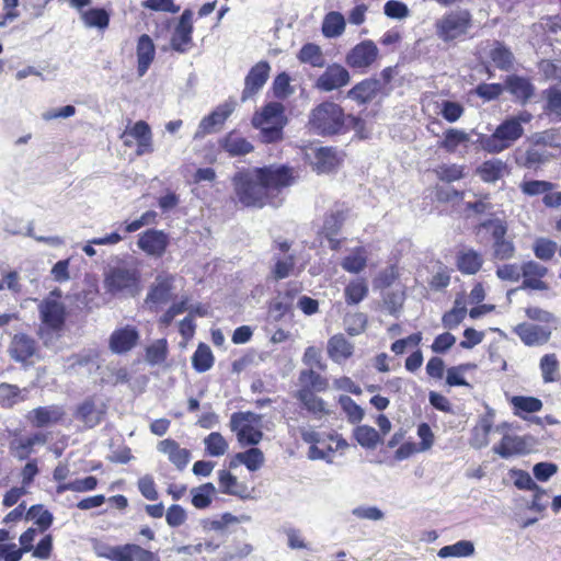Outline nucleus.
Returning <instances> with one entry per match:
<instances>
[{"instance_id": "nucleus-1", "label": "nucleus", "mask_w": 561, "mask_h": 561, "mask_svg": "<svg viewBox=\"0 0 561 561\" xmlns=\"http://www.w3.org/2000/svg\"><path fill=\"white\" fill-rule=\"evenodd\" d=\"M291 170L285 165H270L238 171L232 178L238 202L245 207L277 206V194L293 183Z\"/></svg>"}, {"instance_id": "nucleus-2", "label": "nucleus", "mask_w": 561, "mask_h": 561, "mask_svg": "<svg viewBox=\"0 0 561 561\" xmlns=\"http://www.w3.org/2000/svg\"><path fill=\"white\" fill-rule=\"evenodd\" d=\"M345 115L342 107L330 101L322 102L309 114L308 125L317 135H334L342 130Z\"/></svg>"}, {"instance_id": "nucleus-3", "label": "nucleus", "mask_w": 561, "mask_h": 561, "mask_svg": "<svg viewBox=\"0 0 561 561\" xmlns=\"http://www.w3.org/2000/svg\"><path fill=\"white\" fill-rule=\"evenodd\" d=\"M524 134L517 119L503 121L491 135H480L478 144L489 153H500L514 145Z\"/></svg>"}, {"instance_id": "nucleus-4", "label": "nucleus", "mask_w": 561, "mask_h": 561, "mask_svg": "<svg viewBox=\"0 0 561 561\" xmlns=\"http://www.w3.org/2000/svg\"><path fill=\"white\" fill-rule=\"evenodd\" d=\"M435 34L444 43L465 37L472 26L471 13L466 9L446 12L435 22Z\"/></svg>"}, {"instance_id": "nucleus-5", "label": "nucleus", "mask_w": 561, "mask_h": 561, "mask_svg": "<svg viewBox=\"0 0 561 561\" xmlns=\"http://www.w3.org/2000/svg\"><path fill=\"white\" fill-rule=\"evenodd\" d=\"M230 428L242 445H257L263 438L262 415L253 412H236L230 419Z\"/></svg>"}, {"instance_id": "nucleus-6", "label": "nucleus", "mask_w": 561, "mask_h": 561, "mask_svg": "<svg viewBox=\"0 0 561 561\" xmlns=\"http://www.w3.org/2000/svg\"><path fill=\"white\" fill-rule=\"evenodd\" d=\"M106 293L115 295H135L138 288L139 274L136 268L125 266L111 267L104 276Z\"/></svg>"}, {"instance_id": "nucleus-7", "label": "nucleus", "mask_w": 561, "mask_h": 561, "mask_svg": "<svg viewBox=\"0 0 561 561\" xmlns=\"http://www.w3.org/2000/svg\"><path fill=\"white\" fill-rule=\"evenodd\" d=\"M480 227L488 230L492 237V257L508 261L515 256L516 247L512 239L506 238L507 224L500 218L488 219Z\"/></svg>"}, {"instance_id": "nucleus-8", "label": "nucleus", "mask_w": 561, "mask_h": 561, "mask_svg": "<svg viewBox=\"0 0 561 561\" xmlns=\"http://www.w3.org/2000/svg\"><path fill=\"white\" fill-rule=\"evenodd\" d=\"M41 316L43 323L54 330L58 331L65 323L66 308L61 301V291L59 289L53 290L49 296L43 301L41 306Z\"/></svg>"}, {"instance_id": "nucleus-9", "label": "nucleus", "mask_w": 561, "mask_h": 561, "mask_svg": "<svg viewBox=\"0 0 561 561\" xmlns=\"http://www.w3.org/2000/svg\"><path fill=\"white\" fill-rule=\"evenodd\" d=\"M348 210L336 208L325 214L323 218V224L319 229L318 234L319 237L328 240L331 250L336 251L341 248L342 240L337 239L336 236L346 220Z\"/></svg>"}, {"instance_id": "nucleus-10", "label": "nucleus", "mask_w": 561, "mask_h": 561, "mask_svg": "<svg viewBox=\"0 0 561 561\" xmlns=\"http://www.w3.org/2000/svg\"><path fill=\"white\" fill-rule=\"evenodd\" d=\"M236 108L234 101H227L217 106L209 115L205 116L198 124V127L193 138L202 139L206 135L217 130L218 127L224 125L226 119L232 114Z\"/></svg>"}, {"instance_id": "nucleus-11", "label": "nucleus", "mask_w": 561, "mask_h": 561, "mask_svg": "<svg viewBox=\"0 0 561 561\" xmlns=\"http://www.w3.org/2000/svg\"><path fill=\"white\" fill-rule=\"evenodd\" d=\"M140 333L134 325L116 328L110 335L108 348L113 354L123 355L130 352L139 342Z\"/></svg>"}, {"instance_id": "nucleus-12", "label": "nucleus", "mask_w": 561, "mask_h": 561, "mask_svg": "<svg viewBox=\"0 0 561 561\" xmlns=\"http://www.w3.org/2000/svg\"><path fill=\"white\" fill-rule=\"evenodd\" d=\"M270 73L271 66L265 60H261L251 67L244 78V88L241 93V101L245 102L257 94L267 82Z\"/></svg>"}, {"instance_id": "nucleus-13", "label": "nucleus", "mask_w": 561, "mask_h": 561, "mask_svg": "<svg viewBox=\"0 0 561 561\" xmlns=\"http://www.w3.org/2000/svg\"><path fill=\"white\" fill-rule=\"evenodd\" d=\"M174 276L172 275H158L154 283L150 287L146 305L151 311H158L160 306L165 305L172 297Z\"/></svg>"}, {"instance_id": "nucleus-14", "label": "nucleus", "mask_w": 561, "mask_h": 561, "mask_svg": "<svg viewBox=\"0 0 561 561\" xmlns=\"http://www.w3.org/2000/svg\"><path fill=\"white\" fill-rule=\"evenodd\" d=\"M170 243L168 233L162 230L148 229L140 233L137 240L138 248L148 256L161 257Z\"/></svg>"}, {"instance_id": "nucleus-15", "label": "nucleus", "mask_w": 561, "mask_h": 561, "mask_svg": "<svg viewBox=\"0 0 561 561\" xmlns=\"http://www.w3.org/2000/svg\"><path fill=\"white\" fill-rule=\"evenodd\" d=\"M193 12L184 10L171 37L173 50L184 54L193 46Z\"/></svg>"}, {"instance_id": "nucleus-16", "label": "nucleus", "mask_w": 561, "mask_h": 561, "mask_svg": "<svg viewBox=\"0 0 561 561\" xmlns=\"http://www.w3.org/2000/svg\"><path fill=\"white\" fill-rule=\"evenodd\" d=\"M379 49L376 44L366 39L355 45L346 56V64L354 69L370 67L378 58Z\"/></svg>"}, {"instance_id": "nucleus-17", "label": "nucleus", "mask_w": 561, "mask_h": 561, "mask_svg": "<svg viewBox=\"0 0 561 561\" xmlns=\"http://www.w3.org/2000/svg\"><path fill=\"white\" fill-rule=\"evenodd\" d=\"M348 82L350 73L347 69L339 64H332L319 76L314 87L320 91L330 92L346 85Z\"/></svg>"}, {"instance_id": "nucleus-18", "label": "nucleus", "mask_w": 561, "mask_h": 561, "mask_svg": "<svg viewBox=\"0 0 561 561\" xmlns=\"http://www.w3.org/2000/svg\"><path fill=\"white\" fill-rule=\"evenodd\" d=\"M514 332L527 346L543 345L551 337L550 328L527 322L517 324Z\"/></svg>"}, {"instance_id": "nucleus-19", "label": "nucleus", "mask_w": 561, "mask_h": 561, "mask_svg": "<svg viewBox=\"0 0 561 561\" xmlns=\"http://www.w3.org/2000/svg\"><path fill=\"white\" fill-rule=\"evenodd\" d=\"M531 438L504 435L501 442L493 446V451L502 458H510L516 455H524L531 450Z\"/></svg>"}, {"instance_id": "nucleus-20", "label": "nucleus", "mask_w": 561, "mask_h": 561, "mask_svg": "<svg viewBox=\"0 0 561 561\" xmlns=\"http://www.w3.org/2000/svg\"><path fill=\"white\" fill-rule=\"evenodd\" d=\"M285 107L282 103L270 102L252 117L253 126L286 125Z\"/></svg>"}, {"instance_id": "nucleus-21", "label": "nucleus", "mask_w": 561, "mask_h": 561, "mask_svg": "<svg viewBox=\"0 0 561 561\" xmlns=\"http://www.w3.org/2000/svg\"><path fill=\"white\" fill-rule=\"evenodd\" d=\"M296 398L314 420H321L331 414L328 403L322 398L316 396L309 387L298 390Z\"/></svg>"}, {"instance_id": "nucleus-22", "label": "nucleus", "mask_w": 561, "mask_h": 561, "mask_svg": "<svg viewBox=\"0 0 561 561\" xmlns=\"http://www.w3.org/2000/svg\"><path fill=\"white\" fill-rule=\"evenodd\" d=\"M137 75L144 77L150 68L156 57V46L151 37L147 34L139 36L136 47Z\"/></svg>"}, {"instance_id": "nucleus-23", "label": "nucleus", "mask_w": 561, "mask_h": 561, "mask_svg": "<svg viewBox=\"0 0 561 561\" xmlns=\"http://www.w3.org/2000/svg\"><path fill=\"white\" fill-rule=\"evenodd\" d=\"M158 451L168 456V459L179 469L183 470L191 458V451L186 448H181L180 445L171 438H165L159 442L157 446Z\"/></svg>"}, {"instance_id": "nucleus-24", "label": "nucleus", "mask_w": 561, "mask_h": 561, "mask_svg": "<svg viewBox=\"0 0 561 561\" xmlns=\"http://www.w3.org/2000/svg\"><path fill=\"white\" fill-rule=\"evenodd\" d=\"M327 352L334 363L342 364L353 355L354 345L343 334L339 333L329 339Z\"/></svg>"}, {"instance_id": "nucleus-25", "label": "nucleus", "mask_w": 561, "mask_h": 561, "mask_svg": "<svg viewBox=\"0 0 561 561\" xmlns=\"http://www.w3.org/2000/svg\"><path fill=\"white\" fill-rule=\"evenodd\" d=\"M219 147L231 157L244 156L253 150V145L236 131L219 140Z\"/></svg>"}, {"instance_id": "nucleus-26", "label": "nucleus", "mask_w": 561, "mask_h": 561, "mask_svg": "<svg viewBox=\"0 0 561 561\" xmlns=\"http://www.w3.org/2000/svg\"><path fill=\"white\" fill-rule=\"evenodd\" d=\"M482 181L494 183L510 173L508 165L501 159L484 161L477 170Z\"/></svg>"}, {"instance_id": "nucleus-27", "label": "nucleus", "mask_w": 561, "mask_h": 561, "mask_svg": "<svg viewBox=\"0 0 561 561\" xmlns=\"http://www.w3.org/2000/svg\"><path fill=\"white\" fill-rule=\"evenodd\" d=\"M218 483L220 492L241 499L248 497V488L245 484L238 481L237 477L227 470L218 472Z\"/></svg>"}, {"instance_id": "nucleus-28", "label": "nucleus", "mask_w": 561, "mask_h": 561, "mask_svg": "<svg viewBox=\"0 0 561 561\" xmlns=\"http://www.w3.org/2000/svg\"><path fill=\"white\" fill-rule=\"evenodd\" d=\"M483 264L482 255L473 249H465L457 255V266L462 274L473 275Z\"/></svg>"}, {"instance_id": "nucleus-29", "label": "nucleus", "mask_w": 561, "mask_h": 561, "mask_svg": "<svg viewBox=\"0 0 561 561\" xmlns=\"http://www.w3.org/2000/svg\"><path fill=\"white\" fill-rule=\"evenodd\" d=\"M9 351L13 359L25 363L34 354V342L25 334H16L11 342Z\"/></svg>"}, {"instance_id": "nucleus-30", "label": "nucleus", "mask_w": 561, "mask_h": 561, "mask_svg": "<svg viewBox=\"0 0 561 561\" xmlns=\"http://www.w3.org/2000/svg\"><path fill=\"white\" fill-rule=\"evenodd\" d=\"M542 95L546 101L543 113L551 122H561V89L551 87Z\"/></svg>"}, {"instance_id": "nucleus-31", "label": "nucleus", "mask_w": 561, "mask_h": 561, "mask_svg": "<svg viewBox=\"0 0 561 561\" xmlns=\"http://www.w3.org/2000/svg\"><path fill=\"white\" fill-rule=\"evenodd\" d=\"M314 160V169L319 173H328L332 171L339 163L336 151L332 148L321 147L312 150Z\"/></svg>"}, {"instance_id": "nucleus-32", "label": "nucleus", "mask_w": 561, "mask_h": 561, "mask_svg": "<svg viewBox=\"0 0 561 561\" xmlns=\"http://www.w3.org/2000/svg\"><path fill=\"white\" fill-rule=\"evenodd\" d=\"M470 140V136L462 129L448 128L443 136V139L438 142V147L444 149L446 152L455 153L459 146L467 145Z\"/></svg>"}, {"instance_id": "nucleus-33", "label": "nucleus", "mask_w": 561, "mask_h": 561, "mask_svg": "<svg viewBox=\"0 0 561 561\" xmlns=\"http://www.w3.org/2000/svg\"><path fill=\"white\" fill-rule=\"evenodd\" d=\"M474 543L470 540H459L453 545L444 546L437 551V557L447 558H469L474 554Z\"/></svg>"}, {"instance_id": "nucleus-34", "label": "nucleus", "mask_w": 561, "mask_h": 561, "mask_svg": "<svg viewBox=\"0 0 561 561\" xmlns=\"http://www.w3.org/2000/svg\"><path fill=\"white\" fill-rule=\"evenodd\" d=\"M505 83L507 91L522 102L528 101L534 94V85L528 79L511 76Z\"/></svg>"}, {"instance_id": "nucleus-35", "label": "nucleus", "mask_w": 561, "mask_h": 561, "mask_svg": "<svg viewBox=\"0 0 561 561\" xmlns=\"http://www.w3.org/2000/svg\"><path fill=\"white\" fill-rule=\"evenodd\" d=\"M345 19L342 13L329 12L322 22V34L327 38H335L341 36L345 30Z\"/></svg>"}, {"instance_id": "nucleus-36", "label": "nucleus", "mask_w": 561, "mask_h": 561, "mask_svg": "<svg viewBox=\"0 0 561 561\" xmlns=\"http://www.w3.org/2000/svg\"><path fill=\"white\" fill-rule=\"evenodd\" d=\"M367 265L366 250L363 247L353 249L341 262L344 271L353 274H358Z\"/></svg>"}, {"instance_id": "nucleus-37", "label": "nucleus", "mask_w": 561, "mask_h": 561, "mask_svg": "<svg viewBox=\"0 0 561 561\" xmlns=\"http://www.w3.org/2000/svg\"><path fill=\"white\" fill-rule=\"evenodd\" d=\"M379 90L376 80H364L348 91V98L359 103H366L375 98Z\"/></svg>"}, {"instance_id": "nucleus-38", "label": "nucleus", "mask_w": 561, "mask_h": 561, "mask_svg": "<svg viewBox=\"0 0 561 561\" xmlns=\"http://www.w3.org/2000/svg\"><path fill=\"white\" fill-rule=\"evenodd\" d=\"M26 389H20L14 385L0 383V404L3 408H12L27 397Z\"/></svg>"}, {"instance_id": "nucleus-39", "label": "nucleus", "mask_w": 561, "mask_h": 561, "mask_svg": "<svg viewBox=\"0 0 561 561\" xmlns=\"http://www.w3.org/2000/svg\"><path fill=\"white\" fill-rule=\"evenodd\" d=\"M493 422L490 417H482L472 430L470 438V446L476 449H481L489 444V435L492 430Z\"/></svg>"}, {"instance_id": "nucleus-40", "label": "nucleus", "mask_w": 561, "mask_h": 561, "mask_svg": "<svg viewBox=\"0 0 561 561\" xmlns=\"http://www.w3.org/2000/svg\"><path fill=\"white\" fill-rule=\"evenodd\" d=\"M298 59L302 64H308L316 68H322L325 59L322 49L319 45L313 43L305 44L298 53Z\"/></svg>"}, {"instance_id": "nucleus-41", "label": "nucleus", "mask_w": 561, "mask_h": 561, "mask_svg": "<svg viewBox=\"0 0 561 561\" xmlns=\"http://www.w3.org/2000/svg\"><path fill=\"white\" fill-rule=\"evenodd\" d=\"M437 114L448 123H456L465 114V106L457 101L442 100L436 102Z\"/></svg>"}, {"instance_id": "nucleus-42", "label": "nucleus", "mask_w": 561, "mask_h": 561, "mask_svg": "<svg viewBox=\"0 0 561 561\" xmlns=\"http://www.w3.org/2000/svg\"><path fill=\"white\" fill-rule=\"evenodd\" d=\"M34 476H35V463L33 461H30L26 463V466L23 470V488H14V489H11L9 492H7V494L4 495V499H3L4 506L10 507L19 501L21 495L24 493V488L26 485H30Z\"/></svg>"}, {"instance_id": "nucleus-43", "label": "nucleus", "mask_w": 561, "mask_h": 561, "mask_svg": "<svg viewBox=\"0 0 561 561\" xmlns=\"http://www.w3.org/2000/svg\"><path fill=\"white\" fill-rule=\"evenodd\" d=\"M193 368L198 373L209 370L214 365V355L210 347L201 343L192 356Z\"/></svg>"}, {"instance_id": "nucleus-44", "label": "nucleus", "mask_w": 561, "mask_h": 561, "mask_svg": "<svg viewBox=\"0 0 561 561\" xmlns=\"http://www.w3.org/2000/svg\"><path fill=\"white\" fill-rule=\"evenodd\" d=\"M234 460L244 465L249 471H257L263 466L265 458L261 449L252 447L243 453H238Z\"/></svg>"}, {"instance_id": "nucleus-45", "label": "nucleus", "mask_w": 561, "mask_h": 561, "mask_svg": "<svg viewBox=\"0 0 561 561\" xmlns=\"http://www.w3.org/2000/svg\"><path fill=\"white\" fill-rule=\"evenodd\" d=\"M216 492L213 483H204L191 490L192 504L196 508H206L210 505L211 499Z\"/></svg>"}, {"instance_id": "nucleus-46", "label": "nucleus", "mask_w": 561, "mask_h": 561, "mask_svg": "<svg viewBox=\"0 0 561 561\" xmlns=\"http://www.w3.org/2000/svg\"><path fill=\"white\" fill-rule=\"evenodd\" d=\"M539 367L543 382L550 383L557 380L559 360L554 353L543 355L540 359Z\"/></svg>"}, {"instance_id": "nucleus-47", "label": "nucleus", "mask_w": 561, "mask_h": 561, "mask_svg": "<svg viewBox=\"0 0 561 561\" xmlns=\"http://www.w3.org/2000/svg\"><path fill=\"white\" fill-rule=\"evenodd\" d=\"M368 294V285L364 279L352 280L344 289L346 302L356 305L360 302Z\"/></svg>"}, {"instance_id": "nucleus-48", "label": "nucleus", "mask_w": 561, "mask_h": 561, "mask_svg": "<svg viewBox=\"0 0 561 561\" xmlns=\"http://www.w3.org/2000/svg\"><path fill=\"white\" fill-rule=\"evenodd\" d=\"M35 443V436L34 437H14L10 444V450L13 457L18 458L19 460L26 459L31 453L33 451V446Z\"/></svg>"}, {"instance_id": "nucleus-49", "label": "nucleus", "mask_w": 561, "mask_h": 561, "mask_svg": "<svg viewBox=\"0 0 561 561\" xmlns=\"http://www.w3.org/2000/svg\"><path fill=\"white\" fill-rule=\"evenodd\" d=\"M82 20L88 27L104 30L108 26L110 15L104 9H90L82 12Z\"/></svg>"}, {"instance_id": "nucleus-50", "label": "nucleus", "mask_w": 561, "mask_h": 561, "mask_svg": "<svg viewBox=\"0 0 561 561\" xmlns=\"http://www.w3.org/2000/svg\"><path fill=\"white\" fill-rule=\"evenodd\" d=\"M357 443L365 448H375L380 440L378 432L368 425L357 426L354 431Z\"/></svg>"}, {"instance_id": "nucleus-51", "label": "nucleus", "mask_w": 561, "mask_h": 561, "mask_svg": "<svg viewBox=\"0 0 561 561\" xmlns=\"http://www.w3.org/2000/svg\"><path fill=\"white\" fill-rule=\"evenodd\" d=\"M204 445L208 455L219 457L227 453L228 443L218 432H213L204 438Z\"/></svg>"}, {"instance_id": "nucleus-52", "label": "nucleus", "mask_w": 561, "mask_h": 561, "mask_svg": "<svg viewBox=\"0 0 561 561\" xmlns=\"http://www.w3.org/2000/svg\"><path fill=\"white\" fill-rule=\"evenodd\" d=\"M558 249L557 242L547 238H537L533 244V251L537 259L541 261L551 260Z\"/></svg>"}, {"instance_id": "nucleus-53", "label": "nucleus", "mask_w": 561, "mask_h": 561, "mask_svg": "<svg viewBox=\"0 0 561 561\" xmlns=\"http://www.w3.org/2000/svg\"><path fill=\"white\" fill-rule=\"evenodd\" d=\"M168 355V343L160 339L150 344L146 350V359L150 365H158L165 360Z\"/></svg>"}, {"instance_id": "nucleus-54", "label": "nucleus", "mask_w": 561, "mask_h": 561, "mask_svg": "<svg viewBox=\"0 0 561 561\" xmlns=\"http://www.w3.org/2000/svg\"><path fill=\"white\" fill-rule=\"evenodd\" d=\"M515 414L520 416V412L535 413L542 409V402L534 397L516 396L512 398Z\"/></svg>"}, {"instance_id": "nucleus-55", "label": "nucleus", "mask_w": 561, "mask_h": 561, "mask_svg": "<svg viewBox=\"0 0 561 561\" xmlns=\"http://www.w3.org/2000/svg\"><path fill=\"white\" fill-rule=\"evenodd\" d=\"M535 145L547 146L551 148H561V131L557 128H550L531 136Z\"/></svg>"}, {"instance_id": "nucleus-56", "label": "nucleus", "mask_w": 561, "mask_h": 561, "mask_svg": "<svg viewBox=\"0 0 561 561\" xmlns=\"http://www.w3.org/2000/svg\"><path fill=\"white\" fill-rule=\"evenodd\" d=\"M339 403L350 423H359L364 419V410L351 397L341 396Z\"/></svg>"}, {"instance_id": "nucleus-57", "label": "nucleus", "mask_w": 561, "mask_h": 561, "mask_svg": "<svg viewBox=\"0 0 561 561\" xmlns=\"http://www.w3.org/2000/svg\"><path fill=\"white\" fill-rule=\"evenodd\" d=\"M490 57L494 65L502 70H508L514 60V56L508 48L500 43L491 50Z\"/></svg>"}, {"instance_id": "nucleus-58", "label": "nucleus", "mask_w": 561, "mask_h": 561, "mask_svg": "<svg viewBox=\"0 0 561 561\" xmlns=\"http://www.w3.org/2000/svg\"><path fill=\"white\" fill-rule=\"evenodd\" d=\"M554 184L542 180H530L520 183L519 188L527 196H537L552 191Z\"/></svg>"}, {"instance_id": "nucleus-59", "label": "nucleus", "mask_w": 561, "mask_h": 561, "mask_svg": "<svg viewBox=\"0 0 561 561\" xmlns=\"http://www.w3.org/2000/svg\"><path fill=\"white\" fill-rule=\"evenodd\" d=\"M547 160V153L536 148H529L522 157L516 158V162L518 164L528 169L536 168L537 165L545 163Z\"/></svg>"}, {"instance_id": "nucleus-60", "label": "nucleus", "mask_w": 561, "mask_h": 561, "mask_svg": "<svg viewBox=\"0 0 561 561\" xmlns=\"http://www.w3.org/2000/svg\"><path fill=\"white\" fill-rule=\"evenodd\" d=\"M405 300V293L402 289H392L382 296V301L390 314L398 313Z\"/></svg>"}, {"instance_id": "nucleus-61", "label": "nucleus", "mask_w": 561, "mask_h": 561, "mask_svg": "<svg viewBox=\"0 0 561 561\" xmlns=\"http://www.w3.org/2000/svg\"><path fill=\"white\" fill-rule=\"evenodd\" d=\"M435 172L440 181L455 182L465 176V167L459 164H442Z\"/></svg>"}, {"instance_id": "nucleus-62", "label": "nucleus", "mask_w": 561, "mask_h": 561, "mask_svg": "<svg viewBox=\"0 0 561 561\" xmlns=\"http://www.w3.org/2000/svg\"><path fill=\"white\" fill-rule=\"evenodd\" d=\"M64 415L60 407L37 408V427L58 422Z\"/></svg>"}, {"instance_id": "nucleus-63", "label": "nucleus", "mask_w": 561, "mask_h": 561, "mask_svg": "<svg viewBox=\"0 0 561 561\" xmlns=\"http://www.w3.org/2000/svg\"><path fill=\"white\" fill-rule=\"evenodd\" d=\"M98 480L95 477H87L83 479H77L75 481H71L69 483H65L58 486V492H64L67 490L73 491V492H87L92 491L96 488Z\"/></svg>"}, {"instance_id": "nucleus-64", "label": "nucleus", "mask_w": 561, "mask_h": 561, "mask_svg": "<svg viewBox=\"0 0 561 561\" xmlns=\"http://www.w3.org/2000/svg\"><path fill=\"white\" fill-rule=\"evenodd\" d=\"M466 314L467 308L465 306H459V302L456 301L455 307L443 316L442 323L444 328L450 330L455 329L462 322Z\"/></svg>"}]
</instances>
